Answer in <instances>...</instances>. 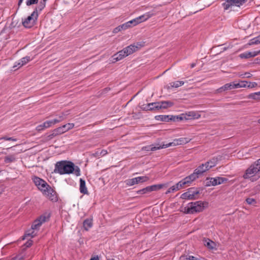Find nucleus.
Listing matches in <instances>:
<instances>
[{
    "label": "nucleus",
    "instance_id": "obj_1",
    "mask_svg": "<svg viewBox=\"0 0 260 260\" xmlns=\"http://www.w3.org/2000/svg\"><path fill=\"white\" fill-rule=\"evenodd\" d=\"M54 172L60 175L75 174L76 176L81 175L80 169L77 166L68 160H61L55 164Z\"/></svg>",
    "mask_w": 260,
    "mask_h": 260
},
{
    "label": "nucleus",
    "instance_id": "obj_2",
    "mask_svg": "<svg viewBox=\"0 0 260 260\" xmlns=\"http://www.w3.org/2000/svg\"><path fill=\"white\" fill-rule=\"evenodd\" d=\"M209 206L206 201H198L190 202L185 207H182L180 211L185 214H193L203 211Z\"/></svg>",
    "mask_w": 260,
    "mask_h": 260
},
{
    "label": "nucleus",
    "instance_id": "obj_3",
    "mask_svg": "<svg viewBox=\"0 0 260 260\" xmlns=\"http://www.w3.org/2000/svg\"><path fill=\"white\" fill-rule=\"evenodd\" d=\"M198 115L194 113L193 112H189L188 114H182L181 115L178 116H173V115H157L155 117V118L156 120L160 121H165V122H169L170 121H179L183 120L184 119L188 120L192 119L198 118Z\"/></svg>",
    "mask_w": 260,
    "mask_h": 260
},
{
    "label": "nucleus",
    "instance_id": "obj_4",
    "mask_svg": "<svg viewBox=\"0 0 260 260\" xmlns=\"http://www.w3.org/2000/svg\"><path fill=\"white\" fill-rule=\"evenodd\" d=\"M189 142V140L186 138H180L179 139H176L173 140L172 142L166 144H163L162 145H160L158 144H156L155 146L153 145H151L150 146H148L143 148V149H144L147 151H155L162 148H166L172 146H177L179 145H182L186 144Z\"/></svg>",
    "mask_w": 260,
    "mask_h": 260
},
{
    "label": "nucleus",
    "instance_id": "obj_5",
    "mask_svg": "<svg viewBox=\"0 0 260 260\" xmlns=\"http://www.w3.org/2000/svg\"><path fill=\"white\" fill-rule=\"evenodd\" d=\"M138 49V47L134 45H130L129 46L123 48L117 53L114 54L112 56L113 60L117 61L121 60L124 57L133 53Z\"/></svg>",
    "mask_w": 260,
    "mask_h": 260
},
{
    "label": "nucleus",
    "instance_id": "obj_6",
    "mask_svg": "<svg viewBox=\"0 0 260 260\" xmlns=\"http://www.w3.org/2000/svg\"><path fill=\"white\" fill-rule=\"evenodd\" d=\"M153 14L150 12H148L144 15H142L138 17H137L132 20H130L126 23L125 24L127 26V28H129L132 26H135L152 17Z\"/></svg>",
    "mask_w": 260,
    "mask_h": 260
},
{
    "label": "nucleus",
    "instance_id": "obj_7",
    "mask_svg": "<svg viewBox=\"0 0 260 260\" xmlns=\"http://www.w3.org/2000/svg\"><path fill=\"white\" fill-rule=\"evenodd\" d=\"M33 181L38 189L40 190L43 194L49 196V189L48 188L49 185L45 181L36 176L34 177Z\"/></svg>",
    "mask_w": 260,
    "mask_h": 260
},
{
    "label": "nucleus",
    "instance_id": "obj_8",
    "mask_svg": "<svg viewBox=\"0 0 260 260\" xmlns=\"http://www.w3.org/2000/svg\"><path fill=\"white\" fill-rule=\"evenodd\" d=\"M208 170H209V169L206 164H202L196 169L193 172L188 176L190 177L191 180L193 181L202 176L204 173Z\"/></svg>",
    "mask_w": 260,
    "mask_h": 260
},
{
    "label": "nucleus",
    "instance_id": "obj_9",
    "mask_svg": "<svg viewBox=\"0 0 260 260\" xmlns=\"http://www.w3.org/2000/svg\"><path fill=\"white\" fill-rule=\"evenodd\" d=\"M225 2L222 3V6L224 10L232 9L233 7H240L247 0H224Z\"/></svg>",
    "mask_w": 260,
    "mask_h": 260
},
{
    "label": "nucleus",
    "instance_id": "obj_10",
    "mask_svg": "<svg viewBox=\"0 0 260 260\" xmlns=\"http://www.w3.org/2000/svg\"><path fill=\"white\" fill-rule=\"evenodd\" d=\"M259 171L260 169L257 167V165L253 163L246 170L243 177L244 179L250 178L255 176Z\"/></svg>",
    "mask_w": 260,
    "mask_h": 260
},
{
    "label": "nucleus",
    "instance_id": "obj_11",
    "mask_svg": "<svg viewBox=\"0 0 260 260\" xmlns=\"http://www.w3.org/2000/svg\"><path fill=\"white\" fill-rule=\"evenodd\" d=\"M37 10H35L30 16H28L24 21H22L23 25L26 28H30L34 25L35 19L34 17H35V19H37L38 17Z\"/></svg>",
    "mask_w": 260,
    "mask_h": 260
},
{
    "label": "nucleus",
    "instance_id": "obj_12",
    "mask_svg": "<svg viewBox=\"0 0 260 260\" xmlns=\"http://www.w3.org/2000/svg\"><path fill=\"white\" fill-rule=\"evenodd\" d=\"M49 218V214L46 213L45 215H42L34 220L32 225V230H37L42 224L43 223L46 221L47 219Z\"/></svg>",
    "mask_w": 260,
    "mask_h": 260
},
{
    "label": "nucleus",
    "instance_id": "obj_13",
    "mask_svg": "<svg viewBox=\"0 0 260 260\" xmlns=\"http://www.w3.org/2000/svg\"><path fill=\"white\" fill-rule=\"evenodd\" d=\"M228 181V179L224 177H216L215 178H211L209 181L206 183L207 186H215L221 184Z\"/></svg>",
    "mask_w": 260,
    "mask_h": 260
},
{
    "label": "nucleus",
    "instance_id": "obj_14",
    "mask_svg": "<svg viewBox=\"0 0 260 260\" xmlns=\"http://www.w3.org/2000/svg\"><path fill=\"white\" fill-rule=\"evenodd\" d=\"M149 177L147 176H140L125 181L126 184L128 186H132L140 182H144L148 181Z\"/></svg>",
    "mask_w": 260,
    "mask_h": 260
},
{
    "label": "nucleus",
    "instance_id": "obj_15",
    "mask_svg": "<svg viewBox=\"0 0 260 260\" xmlns=\"http://www.w3.org/2000/svg\"><path fill=\"white\" fill-rule=\"evenodd\" d=\"M192 181L191 180L190 177L188 176L178 182L174 186H175L176 190H178L181 188H183L185 185H189Z\"/></svg>",
    "mask_w": 260,
    "mask_h": 260
},
{
    "label": "nucleus",
    "instance_id": "obj_16",
    "mask_svg": "<svg viewBox=\"0 0 260 260\" xmlns=\"http://www.w3.org/2000/svg\"><path fill=\"white\" fill-rule=\"evenodd\" d=\"M235 88H236V82H233L224 84L223 86L218 88L217 90L219 92H221L223 91L231 90Z\"/></svg>",
    "mask_w": 260,
    "mask_h": 260
},
{
    "label": "nucleus",
    "instance_id": "obj_17",
    "mask_svg": "<svg viewBox=\"0 0 260 260\" xmlns=\"http://www.w3.org/2000/svg\"><path fill=\"white\" fill-rule=\"evenodd\" d=\"M259 53L260 50L254 52H246L240 54L239 56L241 58H248L250 57H254Z\"/></svg>",
    "mask_w": 260,
    "mask_h": 260
},
{
    "label": "nucleus",
    "instance_id": "obj_18",
    "mask_svg": "<svg viewBox=\"0 0 260 260\" xmlns=\"http://www.w3.org/2000/svg\"><path fill=\"white\" fill-rule=\"evenodd\" d=\"M157 105H158L157 107L159 108V109H167L172 107L173 105V103L171 101H161L158 102Z\"/></svg>",
    "mask_w": 260,
    "mask_h": 260
},
{
    "label": "nucleus",
    "instance_id": "obj_19",
    "mask_svg": "<svg viewBox=\"0 0 260 260\" xmlns=\"http://www.w3.org/2000/svg\"><path fill=\"white\" fill-rule=\"evenodd\" d=\"M204 244L205 246H206L209 249H213L215 248L216 244L213 241L210 240L209 239H204Z\"/></svg>",
    "mask_w": 260,
    "mask_h": 260
},
{
    "label": "nucleus",
    "instance_id": "obj_20",
    "mask_svg": "<svg viewBox=\"0 0 260 260\" xmlns=\"http://www.w3.org/2000/svg\"><path fill=\"white\" fill-rule=\"evenodd\" d=\"M80 191L83 194H87L88 190L86 187V183L84 180L82 178L80 179Z\"/></svg>",
    "mask_w": 260,
    "mask_h": 260
},
{
    "label": "nucleus",
    "instance_id": "obj_21",
    "mask_svg": "<svg viewBox=\"0 0 260 260\" xmlns=\"http://www.w3.org/2000/svg\"><path fill=\"white\" fill-rule=\"evenodd\" d=\"M92 219L91 218H87L84 220L83 226L85 230L88 231L90 228L92 226Z\"/></svg>",
    "mask_w": 260,
    "mask_h": 260
},
{
    "label": "nucleus",
    "instance_id": "obj_22",
    "mask_svg": "<svg viewBox=\"0 0 260 260\" xmlns=\"http://www.w3.org/2000/svg\"><path fill=\"white\" fill-rule=\"evenodd\" d=\"M217 161L218 158L217 157H213L208 161L206 162L205 164L209 170L215 167L216 165Z\"/></svg>",
    "mask_w": 260,
    "mask_h": 260
},
{
    "label": "nucleus",
    "instance_id": "obj_23",
    "mask_svg": "<svg viewBox=\"0 0 260 260\" xmlns=\"http://www.w3.org/2000/svg\"><path fill=\"white\" fill-rule=\"evenodd\" d=\"M50 200L56 202L58 201V196L57 193L53 188L50 186Z\"/></svg>",
    "mask_w": 260,
    "mask_h": 260
},
{
    "label": "nucleus",
    "instance_id": "obj_24",
    "mask_svg": "<svg viewBox=\"0 0 260 260\" xmlns=\"http://www.w3.org/2000/svg\"><path fill=\"white\" fill-rule=\"evenodd\" d=\"M181 198L182 199H185V200H196L197 199L198 197H193L190 193V191H189L188 190L182 193L181 196Z\"/></svg>",
    "mask_w": 260,
    "mask_h": 260
},
{
    "label": "nucleus",
    "instance_id": "obj_25",
    "mask_svg": "<svg viewBox=\"0 0 260 260\" xmlns=\"http://www.w3.org/2000/svg\"><path fill=\"white\" fill-rule=\"evenodd\" d=\"M184 83V81H177L175 82H171L170 83V85L168 86V89H169L173 87L178 88L183 85Z\"/></svg>",
    "mask_w": 260,
    "mask_h": 260
},
{
    "label": "nucleus",
    "instance_id": "obj_26",
    "mask_svg": "<svg viewBox=\"0 0 260 260\" xmlns=\"http://www.w3.org/2000/svg\"><path fill=\"white\" fill-rule=\"evenodd\" d=\"M247 98L253 99L257 101H260V91L251 93L248 95Z\"/></svg>",
    "mask_w": 260,
    "mask_h": 260
},
{
    "label": "nucleus",
    "instance_id": "obj_27",
    "mask_svg": "<svg viewBox=\"0 0 260 260\" xmlns=\"http://www.w3.org/2000/svg\"><path fill=\"white\" fill-rule=\"evenodd\" d=\"M63 133V131L62 129L61 126L57 128L54 129L50 133V139L51 138V136H55L58 135H60Z\"/></svg>",
    "mask_w": 260,
    "mask_h": 260
},
{
    "label": "nucleus",
    "instance_id": "obj_28",
    "mask_svg": "<svg viewBox=\"0 0 260 260\" xmlns=\"http://www.w3.org/2000/svg\"><path fill=\"white\" fill-rule=\"evenodd\" d=\"M127 26H126V25L125 24V23H123L121 25H119L118 26L115 27L113 30V33H117L122 30H125L126 29H127Z\"/></svg>",
    "mask_w": 260,
    "mask_h": 260
},
{
    "label": "nucleus",
    "instance_id": "obj_29",
    "mask_svg": "<svg viewBox=\"0 0 260 260\" xmlns=\"http://www.w3.org/2000/svg\"><path fill=\"white\" fill-rule=\"evenodd\" d=\"M163 186L162 184H155L147 186L149 192L156 191L161 189Z\"/></svg>",
    "mask_w": 260,
    "mask_h": 260
},
{
    "label": "nucleus",
    "instance_id": "obj_30",
    "mask_svg": "<svg viewBox=\"0 0 260 260\" xmlns=\"http://www.w3.org/2000/svg\"><path fill=\"white\" fill-rule=\"evenodd\" d=\"M16 160V158L14 155H9L6 156L4 158V161L5 163H11Z\"/></svg>",
    "mask_w": 260,
    "mask_h": 260
},
{
    "label": "nucleus",
    "instance_id": "obj_31",
    "mask_svg": "<svg viewBox=\"0 0 260 260\" xmlns=\"http://www.w3.org/2000/svg\"><path fill=\"white\" fill-rule=\"evenodd\" d=\"M74 126V123H69L61 126L62 129L63 131V133L68 131L70 129H72Z\"/></svg>",
    "mask_w": 260,
    "mask_h": 260
},
{
    "label": "nucleus",
    "instance_id": "obj_32",
    "mask_svg": "<svg viewBox=\"0 0 260 260\" xmlns=\"http://www.w3.org/2000/svg\"><path fill=\"white\" fill-rule=\"evenodd\" d=\"M49 127V121H46L45 122H44L42 124H40L38 125L36 127V129L38 131H41L43 130L45 128H47Z\"/></svg>",
    "mask_w": 260,
    "mask_h": 260
},
{
    "label": "nucleus",
    "instance_id": "obj_33",
    "mask_svg": "<svg viewBox=\"0 0 260 260\" xmlns=\"http://www.w3.org/2000/svg\"><path fill=\"white\" fill-rule=\"evenodd\" d=\"M47 1V0H41L40 2V3H39V5L36 8L35 10L37 9V11L39 10V11H41L45 7L46 3Z\"/></svg>",
    "mask_w": 260,
    "mask_h": 260
},
{
    "label": "nucleus",
    "instance_id": "obj_34",
    "mask_svg": "<svg viewBox=\"0 0 260 260\" xmlns=\"http://www.w3.org/2000/svg\"><path fill=\"white\" fill-rule=\"evenodd\" d=\"M260 43V35L251 39L248 43L249 45L258 44Z\"/></svg>",
    "mask_w": 260,
    "mask_h": 260
},
{
    "label": "nucleus",
    "instance_id": "obj_35",
    "mask_svg": "<svg viewBox=\"0 0 260 260\" xmlns=\"http://www.w3.org/2000/svg\"><path fill=\"white\" fill-rule=\"evenodd\" d=\"M108 153L106 150H98L93 155L95 157H99L100 156H104Z\"/></svg>",
    "mask_w": 260,
    "mask_h": 260
},
{
    "label": "nucleus",
    "instance_id": "obj_36",
    "mask_svg": "<svg viewBox=\"0 0 260 260\" xmlns=\"http://www.w3.org/2000/svg\"><path fill=\"white\" fill-rule=\"evenodd\" d=\"M248 82L246 81H241L239 83H236V88L247 87Z\"/></svg>",
    "mask_w": 260,
    "mask_h": 260
},
{
    "label": "nucleus",
    "instance_id": "obj_37",
    "mask_svg": "<svg viewBox=\"0 0 260 260\" xmlns=\"http://www.w3.org/2000/svg\"><path fill=\"white\" fill-rule=\"evenodd\" d=\"M188 190L190 191V193L192 196H193V197H197L200 193V191L198 188H195L193 187L189 188Z\"/></svg>",
    "mask_w": 260,
    "mask_h": 260
},
{
    "label": "nucleus",
    "instance_id": "obj_38",
    "mask_svg": "<svg viewBox=\"0 0 260 260\" xmlns=\"http://www.w3.org/2000/svg\"><path fill=\"white\" fill-rule=\"evenodd\" d=\"M63 119V116H59L58 117L55 118L53 120H50V125L51 124H54L57 123L61 121H62Z\"/></svg>",
    "mask_w": 260,
    "mask_h": 260
},
{
    "label": "nucleus",
    "instance_id": "obj_39",
    "mask_svg": "<svg viewBox=\"0 0 260 260\" xmlns=\"http://www.w3.org/2000/svg\"><path fill=\"white\" fill-rule=\"evenodd\" d=\"M30 231H28L25 233L24 235L21 238L22 240H24L26 237L30 236L32 238L35 236V234H34V232L31 231L30 232Z\"/></svg>",
    "mask_w": 260,
    "mask_h": 260
},
{
    "label": "nucleus",
    "instance_id": "obj_40",
    "mask_svg": "<svg viewBox=\"0 0 260 260\" xmlns=\"http://www.w3.org/2000/svg\"><path fill=\"white\" fill-rule=\"evenodd\" d=\"M30 60V57L27 56L22 58L20 60V61L21 62V64H23V66L26 63H27Z\"/></svg>",
    "mask_w": 260,
    "mask_h": 260
},
{
    "label": "nucleus",
    "instance_id": "obj_41",
    "mask_svg": "<svg viewBox=\"0 0 260 260\" xmlns=\"http://www.w3.org/2000/svg\"><path fill=\"white\" fill-rule=\"evenodd\" d=\"M151 104H152L153 106H150L149 107L150 111L158 110H159V108L157 107V106H158V105H157L158 102L151 103Z\"/></svg>",
    "mask_w": 260,
    "mask_h": 260
},
{
    "label": "nucleus",
    "instance_id": "obj_42",
    "mask_svg": "<svg viewBox=\"0 0 260 260\" xmlns=\"http://www.w3.org/2000/svg\"><path fill=\"white\" fill-rule=\"evenodd\" d=\"M246 202L249 205H255L256 203V200L252 198L246 199Z\"/></svg>",
    "mask_w": 260,
    "mask_h": 260
},
{
    "label": "nucleus",
    "instance_id": "obj_43",
    "mask_svg": "<svg viewBox=\"0 0 260 260\" xmlns=\"http://www.w3.org/2000/svg\"><path fill=\"white\" fill-rule=\"evenodd\" d=\"M149 192L148 187H146L142 189L139 190L137 191V193L139 194H143Z\"/></svg>",
    "mask_w": 260,
    "mask_h": 260
},
{
    "label": "nucleus",
    "instance_id": "obj_44",
    "mask_svg": "<svg viewBox=\"0 0 260 260\" xmlns=\"http://www.w3.org/2000/svg\"><path fill=\"white\" fill-rule=\"evenodd\" d=\"M153 106L152 104H148L147 105H143L141 106V109L144 111H150L149 107Z\"/></svg>",
    "mask_w": 260,
    "mask_h": 260
},
{
    "label": "nucleus",
    "instance_id": "obj_45",
    "mask_svg": "<svg viewBox=\"0 0 260 260\" xmlns=\"http://www.w3.org/2000/svg\"><path fill=\"white\" fill-rule=\"evenodd\" d=\"M38 2V0H27L26 2V4L27 6H30L34 4H37Z\"/></svg>",
    "mask_w": 260,
    "mask_h": 260
},
{
    "label": "nucleus",
    "instance_id": "obj_46",
    "mask_svg": "<svg viewBox=\"0 0 260 260\" xmlns=\"http://www.w3.org/2000/svg\"><path fill=\"white\" fill-rule=\"evenodd\" d=\"M2 139L5 140H8V141H16V139H15L13 137H8L6 136L0 138V140H2Z\"/></svg>",
    "mask_w": 260,
    "mask_h": 260
},
{
    "label": "nucleus",
    "instance_id": "obj_47",
    "mask_svg": "<svg viewBox=\"0 0 260 260\" xmlns=\"http://www.w3.org/2000/svg\"><path fill=\"white\" fill-rule=\"evenodd\" d=\"M32 243L33 241L32 240H29L23 245V246H25V248L29 247L32 245Z\"/></svg>",
    "mask_w": 260,
    "mask_h": 260
},
{
    "label": "nucleus",
    "instance_id": "obj_48",
    "mask_svg": "<svg viewBox=\"0 0 260 260\" xmlns=\"http://www.w3.org/2000/svg\"><path fill=\"white\" fill-rule=\"evenodd\" d=\"M176 191V190L175 189V186L173 185L172 187H170L168 189V190L166 191V194H168V193H171V192H175Z\"/></svg>",
    "mask_w": 260,
    "mask_h": 260
},
{
    "label": "nucleus",
    "instance_id": "obj_49",
    "mask_svg": "<svg viewBox=\"0 0 260 260\" xmlns=\"http://www.w3.org/2000/svg\"><path fill=\"white\" fill-rule=\"evenodd\" d=\"M184 260H198V258L192 255L186 256Z\"/></svg>",
    "mask_w": 260,
    "mask_h": 260
},
{
    "label": "nucleus",
    "instance_id": "obj_50",
    "mask_svg": "<svg viewBox=\"0 0 260 260\" xmlns=\"http://www.w3.org/2000/svg\"><path fill=\"white\" fill-rule=\"evenodd\" d=\"M257 84L256 82H248L247 87L253 88L256 86Z\"/></svg>",
    "mask_w": 260,
    "mask_h": 260
},
{
    "label": "nucleus",
    "instance_id": "obj_51",
    "mask_svg": "<svg viewBox=\"0 0 260 260\" xmlns=\"http://www.w3.org/2000/svg\"><path fill=\"white\" fill-rule=\"evenodd\" d=\"M22 66H23V64H21V62L20 60L18 62H16V64L13 66V68H17V69H19Z\"/></svg>",
    "mask_w": 260,
    "mask_h": 260
},
{
    "label": "nucleus",
    "instance_id": "obj_52",
    "mask_svg": "<svg viewBox=\"0 0 260 260\" xmlns=\"http://www.w3.org/2000/svg\"><path fill=\"white\" fill-rule=\"evenodd\" d=\"M244 75L246 78H250L252 76V75L249 73H245Z\"/></svg>",
    "mask_w": 260,
    "mask_h": 260
},
{
    "label": "nucleus",
    "instance_id": "obj_53",
    "mask_svg": "<svg viewBox=\"0 0 260 260\" xmlns=\"http://www.w3.org/2000/svg\"><path fill=\"white\" fill-rule=\"evenodd\" d=\"M255 164L256 165H257V167L259 168L260 169V158L258 159L256 161H255Z\"/></svg>",
    "mask_w": 260,
    "mask_h": 260
},
{
    "label": "nucleus",
    "instance_id": "obj_54",
    "mask_svg": "<svg viewBox=\"0 0 260 260\" xmlns=\"http://www.w3.org/2000/svg\"><path fill=\"white\" fill-rule=\"evenodd\" d=\"M90 260H100L99 257L98 256H95L93 257H91Z\"/></svg>",
    "mask_w": 260,
    "mask_h": 260
},
{
    "label": "nucleus",
    "instance_id": "obj_55",
    "mask_svg": "<svg viewBox=\"0 0 260 260\" xmlns=\"http://www.w3.org/2000/svg\"><path fill=\"white\" fill-rule=\"evenodd\" d=\"M23 0H19L18 3V9L20 7V5H21L22 2Z\"/></svg>",
    "mask_w": 260,
    "mask_h": 260
},
{
    "label": "nucleus",
    "instance_id": "obj_56",
    "mask_svg": "<svg viewBox=\"0 0 260 260\" xmlns=\"http://www.w3.org/2000/svg\"><path fill=\"white\" fill-rule=\"evenodd\" d=\"M195 66H196V63H191V65H190V67H191V68H194Z\"/></svg>",
    "mask_w": 260,
    "mask_h": 260
},
{
    "label": "nucleus",
    "instance_id": "obj_57",
    "mask_svg": "<svg viewBox=\"0 0 260 260\" xmlns=\"http://www.w3.org/2000/svg\"><path fill=\"white\" fill-rule=\"evenodd\" d=\"M56 5V4H54L53 7H52V8L53 9H56V7H55Z\"/></svg>",
    "mask_w": 260,
    "mask_h": 260
},
{
    "label": "nucleus",
    "instance_id": "obj_58",
    "mask_svg": "<svg viewBox=\"0 0 260 260\" xmlns=\"http://www.w3.org/2000/svg\"><path fill=\"white\" fill-rule=\"evenodd\" d=\"M258 123H260V119L258 120Z\"/></svg>",
    "mask_w": 260,
    "mask_h": 260
}]
</instances>
